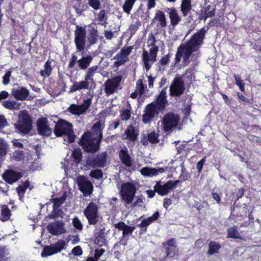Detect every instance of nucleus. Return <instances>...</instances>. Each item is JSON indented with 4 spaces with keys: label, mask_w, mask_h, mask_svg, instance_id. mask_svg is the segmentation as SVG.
I'll return each instance as SVG.
<instances>
[{
    "label": "nucleus",
    "mask_w": 261,
    "mask_h": 261,
    "mask_svg": "<svg viewBox=\"0 0 261 261\" xmlns=\"http://www.w3.org/2000/svg\"><path fill=\"white\" fill-rule=\"evenodd\" d=\"M205 31L201 29L193 35L185 43L181 44L177 48L175 55V63L182 62L183 66L197 59L199 55V48L202 45Z\"/></svg>",
    "instance_id": "obj_1"
},
{
    "label": "nucleus",
    "mask_w": 261,
    "mask_h": 261,
    "mask_svg": "<svg viewBox=\"0 0 261 261\" xmlns=\"http://www.w3.org/2000/svg\"><path fill=\"white\" fill-rule=\"evenodd\" d=\"M102 123H96L92 128V132H86L82 137L80 142L83 148L87 152H94L99 148L102 137Z\"/></svg>",
    "instance_id": "obj_2"
},
{
    "label": "nucleus",
    "mask_w": 261,
    "mask_h": 261,
    "mask_svg": "<svg viewBox=\"0 0 261 261\" xmlns=\"http://www.w3.org/2000/svg\"><path fill=\"white\" fill-rule=\"evenodd\" d=\"M166 103V92L165 89H163L156 97V100L146 106L143 115V122L150 123L160 111L165 109Z\"/></svg>",
    "instance_id": "obj_3"
},
{
    "label": "nucleus",
    "mask_w": 261,
    "mask_h": 261,
    "mask_svg": "<svg viewBox=\"0 0 261 261\" xmlns=\"http://www.w3.org/2000/svg\"><path fill=\"white\" fill-rule=\"evenodd\" d=\"M97 66H93L87 70L85 80L80 82H74L69 88V93H72L83 89L92 90L95 87L93 76L98 70Z\"/></svg>",
    "instance_id": "obj_4"
},
{
    "label": "nucleus",
    "mask_w": 261,
    "mask_h": 261,
    "mask_svg": "<svg viewBox=\"0 0 261 261\" xmlns=\"http://www.w3.org/2000/svg\"><path fill=\"white\" fill-rule=\"evenodd\" d=\"M154 37L152 34L148 36L147 45L149 48V51L144 50L142 55V58L145 69L148 71L151 65L156 60V53L159 50V47L155 44Z\"/></svg>",
    "instance_id": "obj_5"
},
{
    "label": "nucleus",
    "mask_w": 261,
    "mask_h": 261,
    "mask_svg": "<svg viewBox=\"0 0 261 261\" xmlns=\"http://www.w3.org/2000/svg\"><path fill=\"white\" fill-rule=\"evenodd\" d=\"M179 121L178 115L169 113L163 116L158 123V129L167 134L172 132L177 126Z\"/></svg>",
    "instance_id": "obj_6"
},
{
    "label": "nucleus",
    "mask_w": 261,
    "mask_h": 261,
    "mask_svg": "<svg viewBox=\"0 0 261 261\" xmlns=\"http://www.w3.org/2000/svg\"><path fill=\"white\" fill-rule=\"evenodd\" d=\"M54 132L57 137L65 136L69 142H72L74 141L75 136L72 125L65 120H60L55 125Z\"/></svg>",
    "instance_id": "obj_7"
},
{
    "label": "nucleus",
    "mask_w": 261,
    "mask_h": 261,
    "mask_svg": "<svg viewBox=\"0 0 261 261\" xmlns=\"http://www.w3.org/2000/svg\"><path fill=\"white\" fill-rule=\"evenodd\" d=\"M16 128L18 132L22 134H27L32 128V121L25 111H21L18 115V120L15 124Z\"/></svg>",
    "instance_id": "obj_8"
},
{
    "label": "nucleus",
    "mask_w": 261,
    "mask_h": 261,
    "mask_svg": "<svg viewBox=\"0 0 261 261\" xmlns=\"http://www.w3.org/2000/svg\"><path fill=\"white\" fill-rule=\"evenodd\" d=\"M136 193V187L129 182L123 184L121 187V195L123 200L127 203H130Z\"/></svg>",
    "instance_id": "obj_9"
},
{
    "label": "nucleus",
    "mask_w": 261,
    "mask_h": 261,
    "mask_svg": "<svg viewBox=\"0 0 261 261\" xmlns=\"http://www.w3.org/2000/svg\"><path fill=\"white\" fill-rule=\"evenodd\" d=\"M65 245L66 243L64 241L60 240L56 244L45 246L43 248L41 255L44 257L60 252L65 249Z\"/></svg>",
    "instance_id": "obj_10"
},
{
    "label": "nucleus",
    "mask_w": 261,
    "mask_h": 261,
    "mask_svg": "<svg viewBox=\"0 0 261 261\" xmlns=\"http://www.w3.org/2000/svg\"><path fill=\"white\" fill-rule=\"evenodd\" d=\"M97 211V205L93 202H90L84 211V214L90 224L94 225L97 223L98 218Z\"/></svg>",
    "instance_id": "obj_11"
},
{
    "label": "nucleus",
    "mask_w": 261,
    "mask_h": 261,
    "mask_svg": "<svg viewBox=\"0 0 261 261\" xmlns=\"http://www.w3.org/2000/svg\"><path fill=\"white\" fill-rule=\"evenodd\" d=\"M179 180H169L164 185L157 182L154 187V190L160 195H167L172 191L178 184Z\"/></svg>",
    "instance_id": "obj_12"
},
{
    "label": "nucleus",
    "mask_w": 261,
    "mask_h": 261,
    "mask_svg": "<svg viewBox=\"0 0 261 261\" xmlns=\"http://www.w3.org/2000/svg\"><path fill=\"white\" fill-rule=\"evenodd\" d=\"M184 90L185 86L182 79L176 77L170 86V95L171 96H178L183 93Z\"/></svg>",
    "instance_id": "obj_13"
},
{
    "label": "nucleus",
    "mask_w": 261,
    "mask_h": 261,
    "mask_svg": "<svg viewBox=\"0 0 261 261\" xmlns=\"http://www.w3.org/2000/svg\"><path fill=\"white\" fill-rule=\"evenodd\" d=\"M91 104V99L88 98L84 100L82 105H71L68 108V111L75 115H80L85 113Z\"/></svg>",
    "instance_id": "obj_14"
},
{
    "label": "nucleus",
    "mask_w": 261,
    "mask_h": 261,
    "mask_svg": "<svg viewBox=\"0 0 261 261\" xmlns=\"http://www.w3.org/2000/svg\"><path fill=\"white\" fill-rule=\"evenodd\" d=\"M86 31L82 27H77L75 31V43L77 50L80 51L84 49L86 41Z\"/></svg>",
    "instance_id": "obj_15"
},
{
    "label": "nucleus",
    "mask_w": 261,
    "mask_h": 261,
    "mask_svg": "<svg viewBox=\"0 0 261 261\" xmlns=\"http://www.w3.org/2000/svg\"><path fill=\"white\" fill-rule=\"evenodd\" d=\"M122 80L121 76H117L107 80L105 83V91L107 95L114 93L120 85Z\"/></svg>",
    "instance_id": "obj_16"
},
{
    "label": "nucleus",
    "mask_w": 261,
    "mask_h": 261,
    "mask_svg": "<svg viewBox=\"0 0 261 261\" xmlns=\"http://www.w3.org/2000/svg\"><path fill=\"white\" fill-rule=\"evenodd\" d=\"M65 223L63 221H58L49 223L47 230L53 235L59 236L65 233Z\"/></svg>",
    "instance_id": "obj_17"
},
{
    "label": "nucleus",
    "mask_w": 261,
    "mask_h": 261,
    "mask_svg": "<svg viewBox=\"0 0 261 261\" xmlns=\"http://www.w3.org/2000/svg\"><path fill=\"white\" fill-rule=\"evenodd\" d=\"M77 183L80 191L85 195H89L92 191L91 182L83 176H80L77 179Z\"/></svg>",
    "instance_id": "obj_18"
},
{
    "label": "nucleus",
    "mask_w": 261,
    "mask_h": 261,
    "mask_svg": "<svg viewBox=\"0 0 261 261\" xmlns=\"http://www.w3.org/2000/svg\"><path fill=\"white\" fill-rule=\"evenodd\" d=\"M106 152L101 153L94 159H89L87 161V164L89 166L102 167L106 165Z\"/></svg>",
    "instance_id": "obj_19"
},
{
    "label": "nucleus",
    "mask_w": 261,
    "mask_h": 261,
    "mask_svg": "<svg viewBox=\"0 0 261 261\" xmlns=\"http://www.w3.org/2000/svg\"><path fill=\"white\" fill-rule=\"evenodd\" d=\"M165 170L166 169L161 167L150 168L146 167L142 168L140 170V172L144 176L151 177L162 173L164 172Z\"/></svg>",
    "instance_id": "obj_20"
},
{
    "label": "nucleus",
    "mask_w": 261,
    "mask_h": 261,
    "mask_svg": "<svg viewBox=\"0 0 261 261\" xmlns=\"http://www.w3.org/2000/svg\"><path fill=\"white\" fill-rule=\"evenodd\" d=\"M38 129L39 134L43 136H49L52 130L47 124V120L45 118H41L38 120Z\"/></svg>",
    "instance_id": "obj_21"
},
{
    "label": "nucleus",
    "mask_w": 261,
    "mask_h": 261,
    "mask_svg": "<svg viewBox=\"0 0 261 261\" xmlns=\"http://www.w3.org/2000/svg\"><path fill=\"white\" fill-rule=\"evenodd\" d=\"M138 135V133L134 126L129 125L122 135V138L123 140L134 142L136 140Z\"/></svg>",
    "instance_id": "obj_22"
},
{
    "label": "nucleus",
    "mask_w": 261,
    "mask_h": 261,
    "mask_svg": "<svg viewBox=\"0 0 261 261\" xmlns=\"http://www.w3.org/2000/svg\"><path fill=\"white\" fill-rule=\"evenodd\" d=\"M12 94L14 97L19 100H24L29 94V91L24 87L13 88Z\"/></svg>",
    "instance_id": "obj_23"
},
{
    "label": "nucleus",
    "mask_w": 261,
    "mask_h": 261,
    "mask_svg": "<svg viewBox=\"0 0 261 261\" xmlns=\"http://www.w3.org/2000/svg\"><path fill=\"white\" fill-rule=\"evenodd\" d=\"M3 176L6 182L13 184L19 179L21 177V175L20 173L16 172L13 170H8L3 174Z\"/></svg>",
    "instance_id": "obj_24"
},
{
    "label": "nucleus",
    "mask_w": 261,
    "mask_h": 261,
    "mask_svg": "<svg viewBox=\"0 0 261 261\" xmlns=\"http://www.w3.org/2000/svg\"><path fill=\"white\" fill-rule=\"evenodd\" d=\"M153 20L157 23V27L159 28H164L167 26V21L165 13L160 10L156 11Z\"/></svg>",
    "instance_id": "obj_25"
},
{
    "label": "nucleus",
    "mask_w": 261,
    "mask_h": 261,
    "mask_svg": "<svg viewBox=\"0 0 261 261\" xmlns=\"http://www.w3.org/2000/svg\"><path fill=\"white\" fill-rule=\"evenodd\" d=\"M119 158L122 163L126 167H130L132 164V159L126 148L122 149L119 152Z\"/></svg>",
    "instance_id": "obj_26"
},
{
    "label": "nucleus",
    "mask_w": 261,
    "mask_h": 261,
    "mask_svg": "<svg viewBox=\"0 0 261 261\" xmlns=\"http://www.w3.org/2000/svg\"><path fill=\"white\" fill-rule=\"evenodd\" d=\"M144 86L143 84V80L139 79L136 83V89L135 92H133L130 97L132 98H137L138 97H141L144 92Z\"/></svg>",
    "instance_id": "obj_27"
},
{
    "label": "nucleus",
    "mask_w": 261,
    "mask_h": 261,
    "mask_svg": "<svg viewBox=\"0 0 261 261\" xmlns=\"http://www.w3.org/2000/svg\"><path fill=\"white\" fill-rule=\"evenodd\" d=\"M115 227L119 230H122L124 236L131 234L135 229L134 227L125 225L122 222L115 224Z\"/></svg>",
    "instance_id": "obj_28"
},
{
    "label": "nucleus",
    "mask_w": 261,
    "mask_h": 261,
    "mask_svg": "<svg viewBox=\"0 0 261 261\" xmlns=\"http://www.w3.org/2000/svg\"><path fill=\"white\" fill-rule=\"evenodd\" d=\"M160 214L159 212H155L152 216L143 219L141 223L139 224L140 227H145L149 225L153 221H155L159 217Z\"/></svg>",
    "instance_id": "obj_29"
},
{
    "label": "nucleus",
    "mask_w": 261,
    "mask_h": 261,
    "mask_svg": "<svg viewBox=\"0 0 261 261\" xmlns=\"http://www.w3.org/2000/svg\"><path fill=\"white\" fill-rule=\"evenodd\" d=\"M0 220L2 221H6L10 219L11 213L7 205H3L1 206L0 207Z\"/></svg>",
    "instance_id": "obj_30"
},
{
    "label": "nucleus",
    "mask_w": 261,
    "mask_h": 261,
    "mask_svg": "<svg viewBox=\"0 0 261 261\" xmlns=\"http://www.w3.org/2000/svg\"><path fill=\"white\" fill-rule=\"evenodd\" d=\"M92 60L90 56L83 57L77 61L79 67L81 69H86L90 65Z\"/></svg>",
    "instance_id": "obj_31"
},
{
    "label": "nucleus",
    "mask_w": 261,
    "mask_h": 261,
    "mask_svg": "<svg viewBox=\"0 0 261 261\" xmlns=\"http://www.w3.org/2000/svg\"><path fill=\"white\" fill-rule=\"evenodd\" d=\"M220 247L221 246L218 243L214 241H211L208 245L209 248L207 251V254L212 255L215 253H218Z\"/></svg>",
    "instance_id": "obj_32"
},
{
    "label": "nucleus",
    "mask_w": 261,
    "mask_h": 261,
    "mask_svg": "<svg viewBox=\"0 0 261 261\" xmlns=\"http://www.w3.org/2000/svg\"><path fill=\"white\" fill-rule=\"evenodd\" d=\"M180 8L183 15L186 16L191 9V0H182Z\"/></svg>",
    "instance_id": "obj_33"
},
{
    "label": "nucleus",
    "mask_w": 261,
    "mask_h": 261,
    "mask_svg": "<svg viewBox=\"0 0 261 261\" xmlns=\"http://www.w3.org/2000/svg\"><path fill=\"white\" fill-rule=\"evenodd\" d=\"M169 17L171 20V23L173 25H176L180 20L177 11L174 9H171L170 10Z\"/></svg>",
    "instance_id": "obj_34"
},
{
    "label": "nucleus",
    "mask_w": 261,
    "mask_h": 261,
    "mask_svg": "<svg viewBox=\"0 0 261 261\" xmlns=\"http://www.w3.org/2000/svg\"><path fill=\"white\" fill-rule=\"evenodd\" d=\"M3 105L6 108L10 110H19L20 105L14 100H7L4 101L3 102Z\"/></svg>",
    "instance_id": "obj_35"
},
{
    "label": "nucleus",
    "mask_w": 261,
    "mask_h": 261,
    "mask_svg": "<svg viewBox=\"0 0 261 261\" xmlns=\"http://www.w3.org/2000/svg\"><path fill=\"white\" fill-rule=\"evenodd\" d=\"M227 237L233 239L240 238V234L238 232V228L236 226L229 228L227 229Z\"/></svg>",
    "instance_id": "obj_36"
},
{
    "label": "nucleus",
    "mask_w": 261,
    "mask_h": 261,
    "mask_svg": "<svg viewBox=\"0 0 261 261\" xmlns=\"http://www.w3.org/2000/svg\"><path fill=\"white\" fill-rule=\"evenodd\" d=\"M51 70L50 62L47 61L45 64L44 69L40 71V75L44 77H48L50 74Z\"/></svg>",
    "instance_id": "obj_37"
},
{
    "label": "nucleus",
    "mask_w": 261,
    "mask_h": 261,
    "mask_svg": "<svg viewBox=\"0 0 261 261\" xmlns=\"http://www.w3.org/2000/svg\"><path fill=\"white\" fill-rule=\"evenodd\" d=\"M136 0H125L123 5V9L124 12L127 14H129L133 7Z\"/></svg>",
    "instance_id": "obj_38"
},
{
    "label": "nucleus",
    "mask_w": 261,
    "mask_h": 261,
    "mask_svg": "<svg viewBox=\"0 0 261 261\" xmlns=\"http://www.w3.org/2000/svg\"><path fill=\"white\" fill-rule=\"evenodd\" d=\"M236 84L239 87L240 90L244 92L245 90V85L243 80L241 79V76L239 74H234Z\"/></svg>",
    "instance_id": "obj_39"
},
{
    "label": "nucleus",
    "mask_w": 261,
    "mask_h": 261,
    "mask_svg": "<svg viewBox=\"0 0 261 261\" xmlns=\"http://www.w3.org/2000/svg\"><path fill=\"white\" fill-rule=\"evenodd\" d=\"M8 145L4 140L0 139V158L4 156L7 152Z\"/></svg>",
    "instance_id": "obj_40"
},
{
    "label": "nucleus",
    "mask_w": 261,
    "mask_h": 261,
    "mask_svg": "<svg viewBox=\"0 0 261 261\" xmlns=\"http://www.w3.org/2000/svg\"><path fill=\"white\" fill-rule=\"evenodd\" d=\"M97 31L94 29H92L90 32V36L88 37V41L90 44H94L97 41Z\"/></svg>",
    "instance_id": "obj_41"
},
{
    "label": "nucleus",
    "mask_w": 261,
    "mask_h": 261,
    "mask_svg": "<svg viewBox=\"0 0 261 261\" xmlns=\"http://www.w3.org/2000/svg\"><path fill=\"white\" fill-rule=\"evenodd\" d=\"M88 4L95 10H99L101 8V3L99 0H88Z\"/></svg>",
    "instance_id": "obj_42"
},
{
    "label": "nucleus",
    "mask_w": 261,
    "mask_h": 261,
    "mask_svg": "<svg viewBox=\"0 0 261 261\" xmlns=\"http://www.w3.org/2000/svg\"><path fill=\"white\" fill-rule=\"evenodd\" d=\"M9 257V252L5 248L0 247V261H5Z\"/></svg>",
    "instance_id": "obj_43"
},
{
    "label": "nucleus",
    "mask_w": 261,
    "mask_h": 261,
    "mask_svg": "<svg viewBox=\"0 0 261 261\" xmlns=\"http://www.w3.org/2000/svg\"><path fill=\"white\" fill-rule=\"evenodd\" d=\"M159 135L155 132H151L147 135L148 141L151 143H156L159 142Z\"/></svg>",
    "instance_id": "obj_44"
},
{
    "label": "nucleus",
    "mask_w": 261,
    "mask_h": 261,
    "mask_svg": "<svg viewBox=\"0 0 261 261\" xmlns=\"http://www.w3.org/2000/svg\"><path fill=\"white\" fill-rule=\"evenodd\" d=\"M72 156L74 159V161L76 163H79L82 158V152L80 149H74L72 152Z\"/></svg>",
    "instance_id": "obj_45"
},
{
    "label": "nucleus",
    "mask_w": 261,
    "mask_h": 261,
    "mask_svg": "<svg viewBox=\"0 0 261 261\" xmlns=\"http://www.w3.org/2000/svg\"><path fill=\"white\" fill-rule=\"evenodd\" d=\"M115 58L117 60V61L115 62V64H118L119 65H122L126 62L128 60V58H126V57L121 55V53L117 55Z\"/></svg>",
    "instance_id": "obj_46"
},
{
    "label": "nucleus",
    "mask_w": 261,
    "mask_h": 261,
    "mask_svg": "<svg viewBox=\"0 0 261 261\" xmlns=\"http://www.w3.org/2000/svg\"><path fill=\"white\" fill-rule=\"evenodd\" d=\"M27 189V187L24 185L19 186L17 188V193L19 197L20 200H21L22 198L23 197L24 194Z\"/></svg>",
    "instance_id": "obj_47"
},
{
    "label": "nucleus",
    "mask_w": 261,
    "mask_h": 261,
    "mask_svg": "<svg viewBox=\"0 0 261 261\" xmlns=\"http://www.w3.org/2000/svg\"><path fill=\"white\" fill-rule=\"evenodd\" d=\"M90 176L93 178L99 179L102 177V173L100 170L96 169L92 171L90 174Z\"/></svg>",
    "instance_id": "obj_48"
},
{
    "label": "nucleus",
    "mask_w": 261,
    "mask_h": 261,
    "mask_svg": "<svg viewBox=\"0 0 261 261\" xmlns=\"http://www.w3.org/2000/svg\"><path fill=\"white\" fill-rule=\"evenodd\" d=\"M64 199L63 198H55L53 199L54 210H56L63 203Z\"/></svg>",
    "instance_id": "obj_49"
},
{
    "label": "nucleus",
    "mask_w": 261,
    "mask_h": 261,
    "mask_svg": "<svg viewBox=\"0 0 261 261\" xmlns=\"http://www.w3.org/2000/svg\"><path fill=\"white\" fill-rule=\"evenodd\" d=\"M13 158L16 161H20L23 159L24 156L22 151L16 150L14 152Z\"/></svg>",
    "instance_id": "obj_50"
},
{
    "label": "nucleus",
    "mask_w": 261,
    "mask_h": 261,
    "mask_svg": "<svg viewBox=\"0 0 261 261\" xmlns=\"http://www.w3.org/2000/svg\"><path fill=\"white\" fill-rule=\"evenodd\" d=\"M73 226L78 230H82L83 225L80 220L77 218H74L72 220Z\"/></svg>",
    "instance_id": "obj_51"
},
{
    "label": "nucleus",
    "mask_w": 261,
    "mask_h": 261,
    "mask_svg": "<svg viewBox=\"0 0 261 261\" xmlns=\"http://www.w3.org/2000/svg\"><path fill=\"white\" fill-rule=\"evenodd\" d=\"M12 71L11 70H8L3 77V83L4 85H7L10 81V77L11 76Z\"/></svg>",
    "instance_id": "obj_52"
},
{
    "label": "nucleus",
    "mask_w": 261,
    "mask_h": 261,
    "mask_svg": "<svg viewBox=\"0 0 261 261\" xmlns=\"http://www.w3.org/2000/svg\"><path fill=\"white\" fill-rule=\"evenodd\" d=\"M140 24L139 22H135L132 23L129 27V30L131 33L134 34L138 29Z\"/></svg>",
    "instance_id": "obj_53"
},
{
    "label": "nucleus",
    "mask_w": 261,
    "mask_h": 261,
    "mask_svg": "<svg viewBox=\"0 0 261 261\" xmlns=\"http://www.w3.org/2000/svg\"><path fill=\"white\" fill-rule=\"evenodd\" d=\"M133 49L132 46H128L126 48H124L121 50V51L120 53L121 54V55H123L124 56L126 57V58H128V56L130 54Z\"/></svg>",
    "instance_id": "obj_54"
},
{
    "label": "nucleus",
    "mask_w": 261,
    "mask_h": 261,
    "mask_svg": "<svg viewBox=\"0 0 261 261\" xmlns=\"http://www.w3.org/2000/svg\"><path fill=\"white\" fill-rule=\"evenodd\" d=\"M130 117V112L129 110H125L121 114V118L123 120H127Z\"/></svg>",
    "instance_id": "obj_55"
},
{
    "label": "nucleus",
    "mask_w": 261,
    "mask_h": 261,
    "mask_svg": "<svg viewBox=\"0 0 261 261\" xmlns=\"http://www.w3.org/2000/svg\"><path fill=\"white\" fill-rule=\"evenodd\" d=\"M133 205L134 206H138L140 207H143L144 206L143 198L142 197H137L136 200L133 203Z\"/></svg>",
    "instance_id": "obj_56"
},
{
    "label": "nucleus",
    "mask_w": 261,
    "mask_h": 261,
    "mask_svg": "<svg viewBox=\"0 0 261 261\" xmlns=\"http://www.w3.org/2000/svg\"><path fill=\"white\" fill-rule=\"evenodd\" d=\"M205 162V158H202L200 161H199L197 164V169L198 170V173H200L201 171L203 166Z\"/></svg>",
    "instance_id": "obj_57"
},
{
    "label": "nucleus",
    "mask_w": 261,
    "mask_h": 261,
    "mask_svg": "<svg viewBox=\"0 0 261 261\" xmlns=\"http://www.w3.org/2000/svg\"><path fill=\"white\" fill-rule=\"evenodd\" d=\"M7 125V122L3 115H0V131Z\"/></svg>",
    "instance_id": "obj_58"
},
{
    "label": "nucleus",
    "mask_w": 261,
    "mask_h": 261,
    "mask_svg": "<svg viewBox=\"0 0 261 261\" xmlns=\"http://www.w3.org/2000/svg\"><path fill=\"white\" fill-rule=\"evenodd\" d=\"M72 253L74 255H81L82 254V248L79 246H76L72 249Z\"/></svg>",
    "instance_id": "obj_59"
},
{
    "label": "nucleus",
    "mask_w": 261,
    "mask_h": 261,
    "mask_svg": "<svg viewBox=\"0 0 261 261\" xmlns=\"http://www.w3.org/2000/svg\"><path fill=\"white\" fill-rule=\"evenodd\" d=\"M103 235H99L96 237L97 243L99 246H102L106 244V240L103 239Z\"/></svg>",
    "instance_id": "obj_60"
},
{
    "label": "nucleus",
    "mask_w": 261,
    "mask_h": 261,
    "mask_svg": "<svg viewBox=\"0 0 261 261\" xmlns=\"http://www.w3.org/2000/svg\"><path fill=\"white\" fill-rule=\"evenodd\" d=\"M104 252L105 250L103 249H96L94 252V258L98 260V258L102 255Z\"/></svg>",
    "instance_id": "obj_61"
},
{
    "label": "nucleus",
    "mask_w": 261,
    "mask_h": 261,
    "mask_svg": "<svg viewBox=\"0 0 261 261\" xmlns=\"http://www.w3.org/2000/svg\"><path fill=\"white\" fill-rule=\"evenodd\" d=\"M77 58L76 56L75 55H72L71 59V61L69 64V67L72 68L75 66V63L77 62Z\"/></svg>",
    "instance_id": "obj_62"
},
{
    "label": "nucleus",
    "mask_w": 261,
    "mask_h": 261,
    "mask_svg": "<svg viewBox=\"0 0 261 261\" xmlns=\"http://www.w3.org/2000/svg\"><path fill=\"white\" fill-rule=\"evenodd\" d=\"M13 145L18 148H22L23 147V144L19 142L18 140H13Z\"/></svg>",
    "instance_id": "obj_63"
},
{
    "label": "nucleus",
    "mask_w": 261,
    "mask_h": 261,
    "mask_svg": "<svg viewBox=\"0 0 261 261\" xmlns=\"http://www.w3.org/2000/svg\"><path fill=\"white\" fill-rule=\"evenodd\" d=\"M105 11L104 10H101L98 15V19L100 21H102L105 19Z\"/></svg>",
    "instance_id": "obj_64"
}]
</instances>
